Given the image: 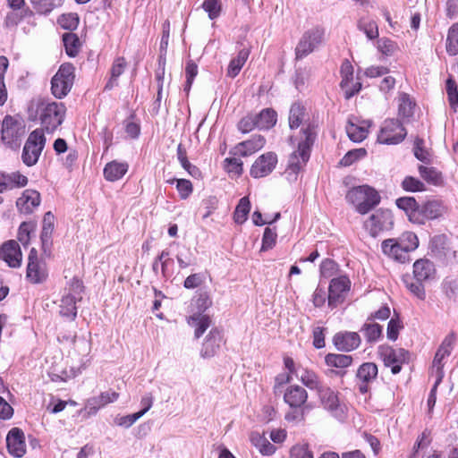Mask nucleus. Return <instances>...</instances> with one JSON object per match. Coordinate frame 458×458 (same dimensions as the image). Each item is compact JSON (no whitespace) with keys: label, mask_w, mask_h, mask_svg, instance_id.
Returning <instances> with one entry per match:
<instances>
[{"label":"nucleus","mask_w":458,"mask_h":458,"mask_svg":"<svg viewBox=\"0 0 458 458\" xmlns=\"http://www.w3.org/2000/svg\"><path fill=\"white\" fill-rule=\"evenodd\" d=\"M77 300L78 298L72 293H68L67 295L64 296L61 300L59 311L60 314L63 317H66L70 319H74L77 316Z\"/></svg>","instance_id":"34"},{"label":"nucleus","mask_w":458,"mask_h":458,"mask_svg":"<svg viewBox=\"0 0 458 458\" xmlns=\"http://www.w3.org/2000/svg\"><path fill=\"white\" fill-rule=\"evenodd\" d=\"M202 8L208 13L209 19L214 20L220 14L221 5L218 0H205Z\"/></svg>","instance_id":"61"},{"label":"nucleus","mask_w":458,"mask_h":458,"mask_svg":"<svg viewBox=\"0 0 458 458\" xmlns=\"http://www.w3.org/2000/svg\"><path fill=\"white\" fill-rule=\"evenodd\" d=\"M377 48L383 55L391 56L395 52L397 46L393 40L382 38L377 41Z\"/></svg>","instance_id":"54"},{"label":"nucleus","mask_w":458,"mask_h":458,"mask_svg":"<svg viewBox=\"0 0 458 458\" xmlns=\"http://www.w3.org/2000/svg\"><path fill=\"white\" fill-rule=\"evenodd\" d=\"M326 362L328 366L343 369L352 364V357L346 354L329 353L326 356Z\"/></svg>","instance_id":"46"},{"label":"nucleus","mask_w":458,"mask_h":458,"mask_svg":"<svg viewBox=\"0 0 458 458\" xmlns=\"http://www.w3.org/2000/svg\"><path fill=\"white\" fill-rule=\"evenodd\" d=\"M307 391L297 385L290 386L286 388L284 394V401L292 408L299 409L307 402Z\"/></svg>","instance_id":"23"},{"label":"nucleus","mask_w":458,"mask_h":458,"mask_svg":"<svg viewBox=\"0 0 458 458\" xmlns=\"http://www.w3.org/2000/svg\"><path fill=\"white\" fill-rule=\"evenodd\" d=\"M277 164V156L274 152H267L259 157L250 168V175L253 178H262L275 169Z\"/></svg>","instance_id":"15"},{"label":"nucleus","mask_w":458,"mask_h":458,"mask_svg":"<svg viewBox=\"0 0 458 458\" xmlns=\"http://www.w3.org/2000/svg\"><path fill=\"white\" fill-rule=\"evenodd\" d=\"M346 200L355 207L358 213L365 215L379 204L380 196L373 188L361 185L349 190Z\"/></svg>","instance_id":"2"},{"label":"nucleus","mask_w":458,"mask_h":458,"mask_svg":"<svg viewBox=\"0 0 458 458\" xmlns=\"http://www.w3.org/2000/svg\"><path fill=\"white\" fill-rule=\"evenodd\" d=\"M446 211L445 204L441 200H428L420 208L419 214L426 219H437L442 216Z\"/></svg>","instance_id":"28"},{"label":"nucleus","mask_w":458,"mask_h":458,"mask_svg":"<svg viewBox=\"0 0 458 458\" xmlns=\"http://www.w3.org/2000/svg\"><path fill=\"white\" fill-rule=\"evenodd\" d=\"M223 343V335L220 330L213 328L209 331L208 335L205 337L202 348L200 350V355L203 358L214 357Z\"/></svg>","instance_id":"20"},{"label":"nucleus","mask_w":458,"mask_h":458,"mask_svg":"<svg viewBox=\"0 0 458 458\" xmlns=\"http://www.w3.org/2000/svg\"><path fill=\"white\" fill-rule=\"evenodd\" d=\"M8 59L5 56H0V106H4L7 100V89L4 84V75L8 68Z\"/></svg>","instance_id":"49"},{"label":"nucleus","mask_w":458,"mask_h":458,"mask_svg":"<svg viewBox=\"0 0 458 458\" xmlns=\"http://www.w3.org/2000/svg\"><path fill=\"white\" fill-rule=\"evenodd\" d=\"M291 458H313L308 445H295L290 451Z\"/></svg>","instance_id":"64"},{"label":"nucleus","mask_w":458,"mask_h":458,"mask_svg":"<svg viewBox=\"0 0 458 458\" xmlns=\"http://www.w3.org/2000/svg\"><path fill=\"white\" fill-rule=\"evenodd\" d=\"M266 143V140L261 135H254L251 139L238 144V153L242 157H248L261 149Z\"/></svg>","instance_id":"29"},{"label":"nucleus","mask_w":458,"mask_h":458,"mask_svg":"<svg viewBox=\"0 0 458 458\" xmlns=\"http://www.w3.org/2000/svg\"><path fill=\"white\" fill-rule=\"evenodd\" d=\"M340 73L342 77L340 86L342 89H346L350 86L353 79V66L349 60L345 59L343 61Z\"/></svg>","instance_id":"50"},{"label":"nucleus","mask_w":458,"mask_h":458,"mask_svg":"<svg viewBox=\"0 0 458 458\" xmlns=\"http://www.w3.org/2000/svg\"><path fill=\"white\" fill-rule=\"evenodd\" d=\"M394 239L406 255H409L411 251L415 250L419 246V239L412 232H404L399 237Z\"/></svg>","instance_id":"35"},{"label":"nucleus","mask_w":458,"mask_h":458,"mask_svg":"<svg viewBox=\"0 0 458 458\" xmlns=\"http://www.w3.org/2000/svg\"><path fill=\"white\" fill-rule=\"evenodd\" d=\"M402 186L403 190L406 191H422L425 190V185L419 179L414 178L412 176H407L403 179L402 182Z\"/></svg>","instance_id":"59"},{"label":"nucleus","mask_w":458,"mask_h":458,"mask_svg":"<svg viewBox=\"0 0 458 458\" xmlns=\"http://www.w3.org/2000/svg\"><path fill=\"white\" fill-rule=\"evenodd\" d=\"M305 108L300 103L292 105L289 112V126L291 129L298 128L304 120Z\"/></svg>","instance_id":"40"},{"label":"nucleus","mask_w":458,"mask_h":458,"mask_svg":"<svg viewBox=\"0 0 458 458\" xmlns=\"http://www.w3.org/2000/svg\"><path fill=\"white\" fill-rule=\"evenodd\" d=\"M377 372V366L373 362H365L359 367L356 377L360 382L359 391L361 394L369 391V385L376 380Z\"/></svg>","instance_id":"18"},{"label":"nucleus","mask_w":458,"mask_h":458,"mask_svg":"<svg viewBox=\"0 0 458 458\" xmlns=\"http://www.w3.org/2000/svg\"><path fill=\"white\" fill-rule=\"evenodd\" d=\"M394 225L391 211L378 209L365 222L364 227L372 237H377L381 232L392 229Z\"/></svg>","instance_id":"9"},{"label":"nucleus","mask_w":458,"mask_h":458,"mask_svg":"<svg viewBox=\"0 0 458 458\" xmlns=\"http://www.w3.org/2000/svg\"><path fill=\"white\" fill-rule=\"evenodd\" d=\"M64 44L65 46L66 53L70 56H74L77 54V47L79 38L76 35L72 33L64 34L63 37Z\"/></svg>","instance_id":"60"},{"label":"nucleus","mask_w":458,"mask_h":458,"mask_svg":"<svg viewBox=\"0 0 458 458\" xmlns=\"http://www.w3.org/2000/svg\"><path fill=\"white\" fill-rule=\"evenodd\" d=\"M303 139L298 143V149L289 157L286 172L296 175L307 164L310 159V148L315 140L314 128L309 124L302 129Z\"/></svg>","instance_id":"1"},{"label":"nucleus","mask_w":458,"mask_h":458,"mask_svg":"<svg viewBox=\"0 0 458 458\" xmlns=\"http://www.w3.org/2000/svg\"><path fill=\"white\" fill-rule=\"evenodd\" d=\"M128 168L126 162L111 161L104 168V177L108 182L118 181L127 173Z\"/></svg>","instance_id":"27"},{"label":"nucleus","mask_w":458,"mask_h":458,"mask_svg":"<svg viewBox=\"0 0 458 458\" xmlns=\"http://www.w3.org/2000/svg\"><path fill=\"white\" fill-rule=\"evenodd\" d=\"M381 250L386 256L399 263L409 261V255H406L403 249L399 247L394 238L383 241Z\"/></svg>","instance_id":"24"},{"label":"nucleus","mask_w":458,"mask_h":458,"mask_svg":"<svg viewBox=\"0 0 458 458\" xmlns=\"http://www.w3.org/2000/svg\"><path fill=\"white\" fill-rule=\"evenodd\" d=\"M6 445L8 452L14 457H22L26 453L25 436L19 428H13L7 434Z\"/></svg>","instance_id":"16"},{"label":"nucleus","mask_w":458,"mask_h":458,"mask_svg":"<svg viewBox=\"0 0 458 458\" xmlns=\"http://www.w3.org/2000/svg\"><path fill=\"white\" fill-rule=\"evenodd\" d=\"M258 128V123L255 114H248L242 118L238 123V129L243 133H248L253 129Z\"/></svg>","instance_id":"62"},{"label":"nucleus","mask_w":458,"mask_h":458,"mask_svg":"<svg viewBox=\"0 0 458 458\" xmlns=\"http://www.w3.org/2000/svg\"><path fill=\"white\" fill-rule=\"evenodd\" d=\"M431 253L438 259L443 261H453L456 258V251L452 249L448 239L444 234L435 235L431 238L429 243Z\"/></svg>","instance_id":"14"},{"label":"nucleus","mask_w":458,"mask_h":458,"mask_svg":"<svg viewBox=\"0 0 458 458\" xmlns=\"http://www.w3.org/2000/svg\"><path fill=\"white\" fill-rule=\"evenodd\" d=\"M296 377L310 390H316L317 392L325 385L323 384L317 374L307 369H299L296 372Z\"/></svg>","instance_id":"31"},{"label":"nucleus","mask_w":458,"mask_h":458,"mask_svg":"<svg viewBox=\"0 0 458 458\" xmlns=\"http://www.w3.org/2000/svg\"><path fill=\"white\" fill-rule=\"evenodd\" d=\"M250 55V49L249 48H242L238 52V55L236 57L233 58L228 65L227 68V76L231 78L236 77L239 72H241L242 66L246 63L248 57Z\"/></svg>","instance_id":"33"},{"label":"nucleus","mask_w":458,"mask_h":458,"mask_svg":"<svg viewBox=\"0 0 458 458\" xmlns=\"http://www.w3.org/2000/svg\"><path fill=\"white\" fill-rule=\"evenodd\" d=\"M446 51L451 55L458 54V23L453 24L448 30Z\"/></svg>","instance_id":"48"},{"label":"nucleus","mask_w":458,"mask_h":458,"mask_svg":"<svg viewBox=\"0 0 458 458\" xmlns=\"http://www.w3.org/2000/svg\"><path fill=\"white\" fill-rule=\"evenodd\" d=\"M414 280L415 281L411 278L404 280L405 285L414 296L423 301L426 298V292L423 285L424 282L416 279Z\"/></svg>","instance_id":"52"},{"label":"nucleus","mask_w":458,"mask_h":458,"mask_svg":"<svg viewBox=\"0 0 458 458\" xmlns=\"http://www.w3.org/2000/svg\"><path fill=\"white\" fill-rule=\"evenodd\" d=\"M437 269L435 264L428 259H420L413 264L414 279L425 283L434 280Z\"/></svg>","instance_id":"21"},{"label":"nucleus","mask_w":458,"mask_h":458,"mask_svg":"<svg viewBox=\"0 0 458 458\" xmlns=\"http://www.w3.org/2000/svg\"><path fill=\"white\" fill-rule=\"evenodd\" d=\"M406 135L405 128L397 119H387L381 126L377 140L383 144H398Z\"/></svg>","instance_id":"8"},{"label":"nucleus","mask_w":458,"mask_h":458,"mask_svg":"<svg viewBox=\"0 0 458 458\" xmlns=\"http://www.w3.org/2000/svg\"><path fill=\"white\" fill-rule=\"evenodd\" d=\"M74 66L63 64L51 80V92L56 98H64L72 89L75 74Z\"/></svg>","instance_id":"5"},{"label":"nucleus","mask_w":458,"mask_h":458,"mask_svg":"<svg viewBox=\"0 0 458 458\" xmlns=\"http://www.w3.org/2000/svg\"><path fill=\"white\" fill-rule=\"evenodd\" d=\"M54 225L55 216L50 211H48L45 214L43 218V225L41 232V241L43 246H45L50 242V238L54 231Z\"/></svg>","instance_id":"43"},{"label":"nucleus","mask_w":458,"mask_h":458,"mask_svg":"<svg viewBox=\"0 0 458 458\" xmlns=\"http://www.w3.org/2000/svg\"><path fill=\"white\" fill-rule=\"evenodd\" d=\"M40 204V194L34 190H25L16 201V207L21 213L31 214Z\"/></svg>","instance_id":"22"},{"label":"nucleus","mask_w":458,"mask_h":458,"mask_svg":"<svg viewBox=\"0 0 458 458\" xmlns=\"http://www.w3.org/2000/svg\"><path fill=\"white\" fill-rule=\"evenodd\" d=\"M351 287V281L345 276L333 278L328 287V305L335 308L344 301Z\"/></svg>","instance_id":"12"},{"label":"nucleus","mask_w":458,"mask_h":458,"mask_svg":"<svg viewBox=\"0 0 458 458\" xmlns=\"http://www.w3.org/2000/svg\"><path fill=\"white\" fill-rule=\"evenodd\" d=\"M7 182L9 190H13L14 188L26 186L28 183V178L19 172H13L7 174Z\"/></svg>","instance_id":"56"},{"label":"nucleus","mask_w":458,"mask_h":458,"mask_svg":"<svg viewBox=\"0 0 458 458\" xmlns=\"http://www.w3.org/2000/svg\"><path fill=\"white\" fill-rule=\"evenodd\" d=\"M357 28L362 31L369 40L378 38V26L376 21L369 17H360L357 21Z\"/></svg>","instance_id":"32"},{"label":"nucleus","mask_w":458,"mask_h":458,"mask_svg":"<svg viewBox=\"0 0 458 458\" xmlns=\"http://www.w3.org/2000/svg\"><path fill=\"white\" fill-rule=\"evenodd\" d=\"M380 356L386 367H391L393 374H398L401 371L402 364L407 362L409 352L403 349H394L390 346L380 347Z\"/></svg>","instance_id":"10"},{"label":"nucleus","mask_w":458,"mask_h":458,"mask_svg":"<svg viewBox=\"0 0 458 458\" xmlns=\"http://www.w3.org/2000/svg\"><path fill=\"white\" fill-rule=\"evenodd\" d=\"M0 259L11 267H19L22 259L19 243L13 240L4 242L0 248Z\"/></svg>","instance_id":"17"},{"label":"nucleus","mask_w":458,"mask_h":458,"mask_svg":"<svg viewBox=\"0 0 458 458\" xmlns=\"http://www.w3.org/2000/svg\"><path fill=\"white\" fill-rule=\"evenodd\" d=\"M415 103L406 93H401L399 96V115L403 118H409L413 115Z\"/></svg>","instance_id":"45"},{"label":"nucleus","mask_w":458,"mask_h":458,"mask_svg":"<svg viewBox=\"0 0 458 458\" xmlns=\"http://www.w3.org/2000/svg\"><path fill=\"white\" fill-rule=\"evenodd\" d=\"M126 66L127 63L123 57H117L114 61L111 68V77L105 86L106 89H112L118 85L117 80L123 73Z\"/></svg>","instance_id":"38"},{"label":"nucleus","mask_w":458,"mask_h":458,"mask_svg":"<svg viewBox=\"0 0 458 458\" xmlns=\"http://www.w3.org/2000/svg\"><path fill=\"white\" fill-rule=\"evenodd\" d=\"M250 210V202L248 197H243L240 199L235 211L233 213L234 222L237 224H243L247 220L248 214Z\"/></svg>","instance_id":"42"},{"label":"nucleus","mask_w":458,"mask_h":458,"mask_svg":"<svg viewBox=\"0 0 458 458\" xmlns=\"http://www.w3.org/2000/svg\"><path fill=\"white\" fill-rule=\"evenodd\" d=\"M396 206L404 210L410 216L411 220L419 214L420 207L413 197H402L396 199Z\"/></svg>","instance_id":"39"},{"label":"nucleus","mask_w":458,"mask_h":458,"mask_svg":"<svg viewBox=\"0 0 458 458\" xmlns=\"http://www.w3.org/2000/svg\"><path fill=\"white\" fill-rule=\"evenodd\" d=\"M225 168L229 174L240 175L242 173V161L236 157H228L225 160Z\"/></svg>","instance_id":"63"},{"label":"nucleus","mask_w":458,"mask_h":458,"mask_svg":"<svg viewBox=\"0 0 458 458\" xmlns=\"http://www.w3.org/2000/svg\"><path fill=\"white\" fill-rule=\"evenodd\" d=\"M446 93L451 107L454 111H456L458 108V89L455 81L451 77L446 81Z\"/></svg>","instance_id":"51"},{"label":"nucleus","mask_w":458,"mask_h":458,"mask_svg":"<svg viewBox=\"0 0 458 458\" xmlns=\"http://www.w3.org/2000/svg\"><path fill=\"white\" fill-rule=\"evenodd\" d=\"M66 107L63 103L40 100L37 104V113L42 126L47 132H53L64 122Z\"/></svg>","instance_id":"3"},{"label":"nucleus","mask_w":458,"mask_h":458,"mask_svg":"<svg viewBox=\"0 0 458 458\" xmlns=\"http://www.w3.org/2000/svg\"><path fill=\"white\" fill-rule=\"evenodd\" d=\"M251 442L264 455H271L276 452L275 445L259 434H252Z\"/></svg>","instance_id":"44"},{"label":"nucleus","mask_w":458,"mask_h":458,"mask_svg":"<svg viewBox=\"0 0 458 458\" xmlns=\"http://www.w3.org/2000/svg\"><path fill=\"white\" fill-rule=\"evenodd\" d=\"M255 116L259 130H268L276 123V112L271 108L263 109Z\"/></svg>","instance_id":"37"},{"label":"nucleus","mask_w":458,"mask_h":458,"mask_svg":"<svg viewBox=\"0 0 458 458\" xmlns=\"http://www.w3.org/2000/svg\"><path fill=\"white\" fill-rule=\"evenodd\" d=\"M369 126L370 123L369 121L354 123L350 119L346 125V133L352 141L361 142L367 138Z\"/></svg>","instance_id":"26"},{"label":"nucleus","mask_w":458,"mask_h":458,"mask_svg":"<svg viewBox=\"0 0 458 458\" xmlns=\"http://www.w3.org/2000/svg\"><path fill=\"white\" fill-rule=\"evenodd\" d=\"M277 233L276 229H272L270 227H267L264 231L262 237V246L261 250L266 251L272 249L276 242Z\"/></svg>","instance_id":"55"},{"label":"nucleus","mask_w":458,"mask_h":458,"mask_svg":"<svg viewBox=\"0 0 458 458\" xmlns=\"http://www.w3.org/2000/svg\"><path fill=\"white\" fill-rule=\"evenodd\" d=\"M325 30L321 27H313L303 33L295 48L297 59H301L312 53L322 42Z\"/></svg>","instance_id":"7"},{"label":"nucleus","mask_w":458,"mask_h":458,"mask_svg":"<svg viewBox=\"0 0 458 458\" xmlns=\"http://www.w3.org/2000/svg\"><path fill=\"white\" fill-rule=\"evenodd\" d=\"M334 344L338 351L351 352L360 344V336L356 332H339L335 335Z\"/></svg>","instance_id":"19"},{"label":"nucleus","mask_w":458,"mask_h":458,"mask_svg":"<svg viewBox=\"0 0 458 458\" xmlns=\"http://www.w3.org/2000/svg\"><path fill=\"white\" fill-rule=\"evenodd\" d=\"M46 142L42 129H36L29 134L21 153V160L27 166H33L38 163Z\"/></svg>","instance_id":"4"},{"label":"nucleus","mask_w":458,"mask_h":458,"mask_svg":"<svg viewBox=\"0 0 458 458\" xmlns=\"http://www.w3.org/2000/svg\"><path fill=\"white\" fill-rule=\"evenodd\" d=\"M26 277L32 284H41L47 278L48 273L45 261L39 260L37 250L32 248L29 254Z\"/></svg>","instance_id":"11"},{"label":"nucleus","mask_w":458,"mask_h":458,"mask_svg":"<svg viewBox=\"0 0 458 458\" xmlns=\"http://www.w3.org/2000/svg\"><path fill=\"white\" fill-rule=\"evenodd\" d=\"M20 123L11 115H6L2 122V140L8 144L19 137Z\"/></svg>","instance_id":"25"},{"label":"nucleus","mask_w":458,"mask_h":458,"mask_svg":"<svg viewBox=\"0 0 458 458\" xmlns=\"http://www.w3.org/2000/svg\"><path fill=\"white\" fill-rule=\"evenodd\" d=\"M119 394L114 391H107L101 393L98 396L92 397L88 400L87 407L89 409V412H97L101 407L114 403L118 399Z\"/></svg>","instance_id":"30"},{"label":"nucleus","mask_w":458,"mask_h":458,"mask_svg":"<svg viewBox=\"0 0 458 458\" xmlns=\"http://www.w3.org/2000/svg\"><path fill=\"white\" fill-rule=\"evenodd\" d=\"M188 323L190 326L195 327V337L199 338L211 326V319L207 315L194 314L190 317Z\"/></svg>","instance_id":"36"},{"label":"nucleus","mask_w":458,"mask_h":458,"mask_svg":"<svg viewBox=\"0 0 458 458\" xmlns=\"http://www.w3.org/2000/svg\"><path fill=\"white\" fill-rule=\"evenodd\" d=\"M419 173L427 182L436 186L442 184L443 179L441 173H439L436 168L420 165Z\"/></svg>","instance_id":"41"},{"label":"nucleus","mask_w":458,"mask_h":458,"mask_svg":"<svg viewBox=\"0 0 458 458\" xmlns=\"http://www.w3.org/2000/svg\"><path fill=\"white\" fill-rule=\"evenodd\" d=\"M423 140L417 138L414 141L413 152L417 159L423 163L430 162V153L423 148Z\"/></svg>","instance_id":"58"},{"label":"nucleus","mask_w":458,"mask_h":458,"mask_svg":"<svg viewBox=\"0 0 458 458\" xmlns=\"http://www.w3.org/2000/svg\"><path fill=\"white\" fill-rule=\"evenodd\" d=\"M35 225L30 222H22L18 230V240L27 247L30 241V233L34 231Z\"/></svg>","instance_id":"53"},{"label":"nucleus","mask_w":458,"mask_h":458,"mask_svg":"<svg viewBox=\"0 0 458 458\" xmlns=\"http://www.w3.org/2000/svg\"><path fill=\"white\" fill-rule=\"evenodd\" d=\"M455 341V335L454 333H450L447 335L443 340L441 345L436 352V355L433 360V370L436 372L437 377V384H439L442 381L444 377L443 371V360L451 354L454 344Z\"/></svg>","instance_id":"13"},{"label":"nucleus","mask_w":458,"mask_h":458,"mask_svg":"<svg viewBox=\"0 0 458 458\" xmlns=\"http://www.w3.org/2000/svg\"><path fill=\"white\" fill-rule=\"evenodd\" d=\"M360 331L363 333L367 342H377L382 335V327L376 323H366L362 326Z\"/></svg>","instance_id":"47"},{"label":"nucleus","mask_w":458,"mask_h":458,"mask_svg":"<svg viewBox=\"0 0 458 458\" xmlns=\"http://www.w3.org/2000/svg\"><path fill=\"white\" fill-rule=\"evenodd\" d=\"M317 394L324 409L334 418L339 421H344L346 419L347 409L345 404L339 401L337 392L324 385Z\"/></svg>","instance_id":"6"},{"label":"nucleus","mask_w":458,"mask_h":458,"mask_svg":"<svg viewBox=\"0 0 458 458\" xmlns=\"http://www.w3.org/2000/svg\"><path fill=\"white\" fill-rule=\"evenodd\" d=\"M367 154L365 148H358L348 151L344 157L341 159L340 163L342 165L349 166L355 161L364 157Z\"/></svg>","instance_id":"57"}]
</instances>
